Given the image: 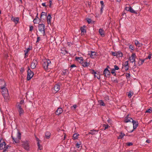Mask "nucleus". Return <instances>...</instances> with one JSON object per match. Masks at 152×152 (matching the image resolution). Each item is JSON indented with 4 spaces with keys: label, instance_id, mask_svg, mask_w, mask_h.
<instances>
[{
    "label": "nucleus",
    "instance_id": "obj_25",
    "mask_svg": "<svg viewBox=\"0 0 152 152\" xmlns=\"http://www.w3.org/2000/svg\"><path fill=\"white\" fill-rule=\"evenodd\" d=\"M45 138L47 139H49L50 138L51 134L50 132H45Z\"/></svg>",
    "mask_w": 152,
    "mask_h": 152
},
{
    "label": "nucleus",
    "instance_id": "obj_45",
    "mask_svg": "<svg viewBox=\"0 0 152 152\" xmlns=\"http://www.w3.org/2000/svg\"><path fill=\"white\" fill-rule=\"evenodd\" d=\"M115 70H118L119 69V67L116 65L114 66V68H113Z\"/></svg>",
    "mask_w": 152,
    "mask_h": 152
},
{
    "label": "nucleus",
    "instance_id": "obj_57",
    "mask_svg": "<svg viewBox=\"0 0 152 152\" xmlns=\"http://www.w3.org/2000/svg\"><path fill=\"white\" fill-rule=\"evenodd\" d=\"M76 67V66L75 64H73L72 65H71L70 67L71 68H73L74 67Z\"/></svg>",
    "mask_w": 152,
    "mask_h": 152
},
{
    "label": "nucleus",
    "instance_id": "obj_5",
    "mask_svg": "<svg viewBox=\"0 0 152 152\" xmlns=\"http://www.w3.org/2000/svg\"><path fill=\"white\" fill-rule=\"evenodd\" d=\"M34 75V73L31 71L29 67L28 68L27 80H30L33 77Z\"/></svg>",
    "mask_w": 152,
    "mask_h": 152
},
{
    "label": "nucleus",
    "instance_id": "obj_42",
    "mask_svg": "<svg viewBox=\"0 0 152 152\" xmlns=\"http://www.w3.org/2000/svg\"><path fill=\"white\" fill-rule=\"evenodd\" d=\"M133 93H131L130 92H129L128 94V96L129 98H131V97L133 95Z\"/></svg>",
    "mask_w": 152,
    "mask_h": 152
},
{
    "label": "nucleus",
    "instance_id": "obj_30",
    "mask_svg": "<svg viewBox=\"0 0 152 152\" xmlns=\"http://www.w3.org/2000/svg\"><path fill=\"white\" fill-rule=\"evenodd\" d=\"M79 134L77 133H75L73 134V139L74 140L77 139L78 138V137L79 136Z\"/></svg>",
    "mask_w": 152,
    "mask_h": 152
},
{
    "label": "nucleus",
    "instance_id": "obj_51",
    "mask_svg": "<svg viewBox=\"0 0 152 152\" xmlns=\"http://www.w3.org/2000/svg\"><path fill=\"white\" fill-rule=\"evenodd\" d=\"M117 52H112V55L114 56H116L117 57Z\"/></svg>",
    "mask_w": 152,
    "mask_h": 152
},
{
    "label": "nucleus",
    "instance_id": "obj_2",
    "mask_svg": "<svg viewBox=\"0 0 152 152\" xmlns=\"http://www.w3.org/2000/svg\"><path fill=\"white\" fill-rule=\"evenodd\" d=\"M51 64L50 61L48 59H46L42 64L43 68L46 70H48V69L50 68L49 67Z\"/></svg>",
    "mask_w": 152,
    "mask_h": 152
},
{
    "label": "nucleus",
    "instance_id": "obj_41",
    "mask_svg": "<svg viewBox=\"0 0 152 152\" xmlns=\"http://www.w3.org/2000/svg\"><path fill=\"white\" fill-rule=\"evenodd\" d=\"M37 145L38 146L39 149L40 150H41L42 149V147L41 146V145L39 144V142H37Z\"/></svg>",
    "mask_w": 152,
    "mask_h": 152
},
{
    "label": "nucleus",
    "instance_id": "obj_22",
    "mask_svg": "<svg viewBox=\"0 0 152 152\" xmlns=\"http://www.w3.org/2000/svg\"><path fill=\"white\" fill-rule=\"evenodd\" d=\"M86 27L85 26H84L83 27H81L80 28V29L81 31L82 35L84 34L86 32V30L85 29Z\"/></svg>",
    "mask_w": 152,
    "mask_h": 152
},
{
    "label": "nucleus",
    "instance_id": "obj_18",
    "mask_svg": "<svg viewBox=\"0 0 152 152\" xmlns=\"http://www.w3.org/2000/svg\"><path fill=\"white\" fill-rule=\"evenodd\" d=\"M75 59L76 61L79 62L81 64L83 61V58L82 57H75Z\"/></svg>",
    "mask_w": 152,
    "mask_h": 152
},
{
    "label": "nucleus",
    "instance_id": "obj_31",
    "mask_svg": "<svg viewBox=\"0 0 152 152\" xmlns=\"http://www.w3.org/2000/svg\"><path fill=\"white\" fill-rule=\"evenodd\" d=\"M94 77L98 79H99L100 78V75L99 74L96 73V72H94Z\"/></svg>",
    "mask_w": 152,
    "mask_h": 152
},
{
    "label": "nucleus",
    "instance_id": "obj_26",
    "mask_svg": "<svg viewBox=\"0 0 152 152\" xmlns=\"http://www.w3.org/2000/svg\"><path fill=\"white\" fill-rule=\"evenodd\" d=\"M6 143L5 142H3L2 143L0 144V149L2 150L4 149L6 146Z\"/></svg>",
    "mask_w": 152,
    "mask_h": 152
},
{
    "label": "nucleus",
    "instance_id": "obj_17",
    "mask_svg": "<svg viewBox=\"0 0 152 152\" xmlns=\"http://www.w3.org/2000/svg\"><path fill=\"white\" fill-rule=\"evenodd\" d=\"M63 112V110L61 108H58L55 113L56 115H59L61 114Z\"/></svg>",
    "mask_w": 152,
    "mask_h": 152
},
{
    "label": "nucleus",
    "instance_id": "obj_19",
    "mask_svg": "<svg viewBox=\"0 0 152 152\" xmlns=\"http://www.w3.org/2000/svg\"><path fill=\"white\" fill-rule=\"evenodd\" d=\"M132 120H133L132 118L128 117H126L125 118L124 122L125 123H128L130 122H132Z\"/></svg>",
    "mask_w": 152,
    "mask_h": 152
},
{
    "label": "nucleus",
    "instance_id": "obj_64",
    "mask_svg": "<svg viewBox=\"0 0 152 152\" xmlns=\"http://www.w3.org/2000/svg\"><path fill=\"white\" fill-rule=\"evenodd\" d=\"M103 8H104V7H101V13H102V11H103L102 10H103Z\"/></svg>",
    "mask_w": 152,
    "mask_h": 152
},
{
    "label": "nucleus",
    "instance_id": "obj_34",
    "mask_svg": "<svg viewBox=\"0 0 152 152\" xmlns=\"http://www.w3.org/2000/svg\"><path fill=\"white\" fill-rule=\"evenodd\" d=\"M30 49V48H28L26 50L24 51V52L25 53V57H26V56L27 54H28V52L29 51Z\"/></svg>",
    "mask_w": 152,
    "mask_h": 152
},
{
    "label": "nucleus",
    "instance_id": "obj_35",
    "mask_svg": "<svg viewBox=\"0 0 152 152\" xmlns=\"http://www.w3.org/2000/svg\"><path fill=\"white\" fill-rule=\"evenodd\" d=\"M129 11L132 13H134L135 14L137 13V12L134 10H133L132 8L130 7V10Z\"/></svg>",
    "mask_w": 152,
    "mask_h": 152
},
{
    "label": "nucleus",
    "instance_id": "obj_6",
    "mask_svg": "<svg viewBox=\"0 0 152 152\" xmlns=\"http://www.w3.org/2000/svg\"><path fill=\"white\" fill-rule=\"evenodd\" d=\"M13 140L16 143H18L19 142V140L21 139V134L20 132H18L17 134V137L15 138L13 137L12 135L11 136Z\"/></svg>",
    "mask_w": 152,
    "mask_h": 152
},
{
    "label": "nucleus",
    "instance_id": "obj_39",
    "mask_svg": "<svg viewBox=\"0 0 152 152\" xmlns=\"http://www.w3.org/2000/svg\"><path fill=\"white\" fill-rule=\"evenodd\" d=\"M115 70L113 68L111 70V73L112 74H114V75L115 76L116 74L115 73Z\"/></svg>",
    "mask_w": 152,
    "mask_h": 152
},
{
    "label": "nucleus",
    "instance_id": "obj_63",
    "mask_svg": "<svg viewBox=\"0 0 152 152\" xmlns=\"http://www.w3.org/2000/svg\"><path fill=\"white\" fill-rule=\"evenodd\" d=\"M151 58V55L149 54L148 56V58L149 59H150Z\"/></svg>",
    "mask_w": 152,
    "mask_h": 152
},
{
    "label": "nucleus",
    "instance_id": "obj_1",
    "mask_svg": "<svg viewBox=\"0 0 152 152\" xmlns=\"http://www.w3.org/2000/svg\"><path fill=\"white\" fill-rule=\"evenodd\" d=\"M2 90V94L5 100H7L9 99V96L7 88L5 87L1 89Z\"/></svg>",
    "mask_w": 152,
    "mask_h": 152
},
{
    "label": "nucleus",
    "instance_id": "obj_24",
    "mask_svg": "<svg viewBox=\"0 0 152 152\" xmlns=\"http://www.w3.org/2000/svg\"><path fill=\"white\" fill-rule=\"evenodd\" d=\"M81 64L84 67H86L89 66L90 64L87 61H83Z\"/></svg>",
    "mask_w": 152,
    "mask_h": 152
},
{
    "label": "nucleus",
    "instance_id": "obj_52",
    "mask_svg": "<svg viewBox=\"0 0 152 152\" xmlns=\"http://www.w3.org/2000/svg\"><path fill=\"white\" fill-rule=\"evenodd\" d=\"M132 145V143L131 142H128L126 143V145L128 146H131Z\"/></svg>",
    "mask_w": 152,
    "mask_h": 152
},
{
    "label": "nucleus",
    "instance_id": "obj_11",
    "mask_svg": "<svg viewBox=\"0 0 152 152\" xmlns=\"http://www.w3.org/2000/svg\"><path fill=\"white\" fill-rule=\"evenodd\" d=\"M6 84L3 79H0V88H4L6 87Z\"/></svg>",
    "mask_w": 152,
    "mask_h": 152
},
{
    "label": "nucleus",
    "instance_id": "obj_21",
    "mask_svg": "<svg viewBox=\"0 0 152 152\" xmlns=\"http://www.w3.org/2000/svg\"><path fill=\"white\" fill-rule=\"evenodd\" d=\"M47 17V13L44 12H42L41 14L40 18L45 20Z\"/></svg>",
    "mask_w": 152,
    "mask_h": 152
},
{
    "label": "nucleus",
    "instance_id": "obj_60",
    "mask_svg": "<svg viewBox=\"0 0 152 152\" xmlns=\"http://www.w3.org/2000/svg\"><path fill=\"white\" fill-rule=\"evenodd\" d=\"M42 5L43 7H46V6L45 3H42Z\"/></svg>",
    "mask_w": 152,
    "mask_h": 152
},
{
    "label": "nucleus",
    "instance_id": "obj_14",
    "mask_svg": "<svg viewBox=\"0 0 152 152\" xmlns=\"http://www.w3.org/2000/svg\"><path fill=\"white\" fill-rule=\"evenodd\" d=\"M103 74L104 76L107 77L110 75V72L108 69L107 68H106L103 72Z\"/></svg>",
    "mask_w": 152,
    "mask_h": 152
},
{
    "label": "nucleus",
    "instance_id": "obj_50",
    "mask_svg": "<svg viewBox=\"0 0 152 152\" xmlns=\"http://www.w3.org/2000/svg\"><path fill=\"white\" fill-rule=\"evenodd\" d=\"M81 145L80 143H77L76 145V146L77 148H79L80 147V145Z\"/></svg>",
    "mask_w": 152,
    "mask_h": 152
},
{
    "label": "nucleus",
    "instance_id": "obj_13",
    "mask_svg": "<svg viewBox=\"0 0 152 152\" xmlns=\"http://www.w3.org/2000/svg\"><path fill=\"white\" fill-rule=\"evenodd\" d=\"M132 122L133 124V129L132 131L129 132H132L133 131L134 129H136L137 128L138 125V123L137 121L133 120H132Z\"/></svg>",
    "mask_w": 152,
    "mask_h": 152
},
{
    "label": "nucleus",
    "instance_id": "obj_55",
    "mask_svg": "<svg viewBox=\"0 0 152 152\" xmlns=\"http://www.w3.org/2000/svg\"><path fill=\"white\" fill-rule=\"evenodd\" d=\"M125 10L126 11H129L130 10V7H126L125 8Z\"/></svg>",
    "mask_w": 152,
    "mask_h": 152
},
{
    "label": "nucleus",
    "instance_id": "obj_32",
    "mask_svg": "<svg viewBox=\"0 0 152 152\" xmlns=\"http://www.w3.org/2000/svg\"><path fill=\"white\" fill-rule=\"evenodd\" d=\"M117 57H122L123 56L122 53L120 51H118L117 52Z\"/></svg>",
    "mask_w": 152,
    "mask_h": 152
},
{
    "label": "nucleus",
    "instance_id": "obj_20",
    "mask_svg": "<svg viewBox=\"0 0 152 152\" xmlns=\"http://www.w3.org/2000/svg\"><path fill=\"white\" fill-rule=\"evenodd\" d=\"M134 43L136 46L138 47H141L142 46V44L140 43L137 40H135Z\"/></svg>",
    "mask_w": 152,
    "mask_h": 152
},
{
    "label": "nucleus",
    "instance_id": "obj_58",
    "mask_svg": "<svg viewBox=\"0 0 152 152\" xmlns=\"http://www.w3.org/2000/svg\"><path fill=\"white\" fill-rule=\"evenodd\" d=\"M67 71L66 70H64V71L63 72L64 75H65L66 74Z\"/></svg>",
    "mask_w": 152,
    "mask_h": 152
},
{
    "label": "nucleus",
    "instance_id": "obj_12",
    "mask_svg": "<svg viewBox=\"0 0 152 152\" xmlns=\"http://www.w3.org/2000/svg\"><path fill=\"white\" fill-rule=\"evenodd\" d=\"M37 64L38 62L36 60H33L31 63V68L32 69H35Z\"/></svg>",
    "mask_w": 152,
    "mask_h": 152
},
{
    "label": "nucleus",
    "instance_id": "obj_43",
    "mask_svg": "<svg viewBox=\"0 0 152 152\" xmlns=\"http://www.w3.org/2000/svg\"><path fill=\"white\" fill-rule=\"evenodd\" d=\"M10 147L9 145H7L6 146H5V147H4V152H5L7 150V149H8V148Z\"/></svg>",
    "mask_w": 152,
    "mask_h": 152
},
{
    "label": "nucleus",
    "instance_id": "obj_56",
    "mask_svg": "<svg viewBox=\"0 0 152 152\" xmlns=\"http://www.w3.org/2000/svg\"><path fill=\"white\" fill-rule=\"evenodd\" d=\"M77 107V105L76 104H74L71 107L72 108V107H73L74 108L75 110L76 108Z\"/></svg>",
    "mask_w": 152,
    "mask_h": 152
},
{
    "label": "nucleus",
    "instance_id": "obj_29",
    "mask_svg": "<svg viewBox=\"0 0 152 152\" xmlns=\"http://www.w3.org/2000/svg\"><path fill=\"white\" fill-rule=\"evenodd\" d=\"M145 61V59H142L139 58L138 61V64L139 66L141 65L144 63Z\"/></svg>",
    "mask_w": 152,
    "mask_h": 152
},
{
    "label": "nucleus",
    "instance_id": "obj_61",
    "mask_svg": "<svg viewBox=\"0 0 152 152\" xmlns=\"http://www.w3.org/2000/svg\"><path fill=\"white\" fill-rule=\"evenodd\" d=\"M146 142H147L148 143H149L151 141L149 140H146Z\"/></svg>",
    "mask_w": 152,
    "mask_h": 152
},
{
    "label": "nucleus",
    "instance_id": "obj_9",
    "mask_svg": "<svg viewBox=\"0 0 152 152\" xmlns=\"http://www.w3.org/2000/svg\"><path fill=\"white\" fill-rule=\"evenodd\" d=\"M136 57V55L135 53H132L131 56L129 58V60L131 62H134V66H136L135 63V59Z\"/></svg>",
    "mask_w": 152,
    "mask_h": 152
},
{
    "label": "nucleus",
    "instance_id": "obj_28",
    "mask_svg": "<svg viewBox=\"0 0 152 152\" xmlns=\"http://www.w3.org/2000/svg\"><path fill=\"white\" fill-rule=\"evenodd\" d=\"M99 33L102 36H104L105 35V33L104 30L102 28H100L99 29Z\"/></svg>",
    "mask_w": 152,
    "mask_h": 152
},
{
    "label": "nucleus",
    "instance_id": "obj_38",
    "mask_svg": "<svg viewBox=\"0 0 152 152\" xmlns=\"http://www.w3.org/2000/svg\"><path fill=\"white\" fill-rule=\"evenodd\" d=\"M24 100H21L19 103H17V105H19L20 106H22V105L23 104Z\"/></svg>",
    "mask_w": 152,
    "mask_h": 152
},
{
    "label": "nucleus",
    "instance_id": "obj_48",
    "mask_svg": "<svg viewBox=\"0 0 152 152\" xmlns=\"http://www.w3.org/2000/svg\"><path fill=\"white\" fill-rule=\"evenodd\" d=\"M40 40V38L39 37H38L37 39V40L36 41V43H38L39 42Z\"/></svg>",
    "mask_w": 152,
    "mask_h": 152
},
{
    "label": "nucleus",
    "instance_id": "obj_36",
    "mask_svg": "<svg viewBox=\"0 0 152 152\" xmlns=\"http://www.w3.org/2000/svg\"><path fill=\"white\" fill-rule=\"evenodd\" d=\"M99 103L100 105L104 106L105 105V104L103 102V101L102 100H100L99 101Z\"/></svg>",
    "mask_w": 152,
    "mask_h": 152
},
{
    "label": "nucleus",
    "instance_id": "obj_59",
    "mask_svg": "<svg viewBox=\"0 0 152 152\" xmlns=\"http://www.w3.org/2000/svg\"><path fill=\"white\" fill-rule=\"evenodd\" d=\"M52 0H50V1H49V3H50L49 7H51V5L52 4Z\"/></svg>",
    "mask_w": 152,
    "mask_h": 152
},
{
    "label": "nucleus",
    "instance_id": "obj_3",
    "mask_svg": "<svg viewBox=\"0 0 152 152\" xmlns=\"http://www.w3.org/2000/svg\"><path fill=\"white\" fill-rule=\"evenodd\" d=\"M45 26L43 24H39L38 25V28L39 31L41 32L43 36L45 35Z\"/></svg>",
    "mask_w": 152,
    "mask_h": 152
},
{
    "label": "nucleus",
    "instance_id": "obj_27",
    "mask_svg": "<svg viewBox=\"0 0 152 152\" xmlns=\"http://www.w3.org/2000/svg\"><path fill=\"white\" fill-rule=\"evenodd\" d=\"M99 130L92 129L90 130L91 134L94 135L96 134L99 132Z\"/></svg>",
    "mask_w": 152,
    "mask_h": 152
},
{
    "label": "nucleus",
    "instance_id": "obj_47",
    "mask_svg": "<svg viewBox=\"0 0 152 152\" xmlns=\"http://www.w3.org/2000/svg\"><path fill=\"white\" fill-rule=\"evenodd\" d=\"M37 19L36 18H35L33 20V22L34 23H37L38 22V20H37Z\"/></svg>",
    "mask_w": 152,
    "mask_h": 152
},
{
    "label": "nucleus",
    "instance_id": "obj_15",
    "mask_svg": "<svg viewBox=\"0 0 152 152\" xmlns=\"http://www.w3.org/2000/svg\"><path fill=\"white\" fill-rule=\"evenodd\" d=\"M128 61H126L125 62L124 64L123 65V68H124L126 71L127 70L129 69Z\"/></svg>",
    "mask_w": 152,
    "mask_h": 152
},
{
    "label": "nucleus",
    "instance_id": "obj_54",
    "mask_svg": "<svg viewBox=\"0 0 152 152\" xmlns=\"http://www.w3.org/2000/svg\"><path fill=\"white\" fill-rule=\"evenodd\" d=\"M87 21L88 23H90L91 22V19L88 18Z\"/></svg>",
    "mask_w": 152,
    "mask_h": 152
},
{
    "label": "nucleus",
    "instance_id": "obj_16",
    "mask_svg": "<svg viewBox=\"0 0 152 152\" xmlns=\"http://www.w3.org/2000/svg\"><path fill=\"white\" fill-rule=\"evenodd\" d=\"M11 20L16 24L18 23L19 19L18 17H14L12 16L11 18Z\"/></svg>",
    "mask_w": 152,
    "mask_h": 152
},
{
    "label": "nucleus",
    "instance_id": "obj_49",
    "mask_svg": "<svg viewBox=\"0 0 152 152\" xmlns=\"http://www.w3.org/2000/svg\"><path fill=\"white\" fill-rule=\"evenodd\" d=\"M126 77L127 78H129L130 77V75L129 73H126Z\"/></svg>",
    "mask_w": 152,
    "mask_h": 152
},
{
    "label": "nucleus",
    "instance_id": "obj_4",
    "mask_svg": "<svg viewBox=\"0 0 152 152\" xmlns=\"http://www.w3.org/2000/svg\"><path fill=\"white\" fill-rule=\"evenodd\" d=\"M22 145L24 149L26 150H28L29 149V142L28 141H26L22 142Z\"/></svg>",
    "mask_w": 152,
    "mask_h": 152
},
{
    "label": "nucleus",
    "instance_id": "obj_37",
    "mask_svg": "<svg viewBox=\"0 0 152 152\" xmlns=\"http://www.w3.org/2000/svg\"><path fill=\"white\" fill-rule=\"evenodd\" d=\"M152 112V108L150 107L148 110H147L145 112V113H151Z\"/></svg>",
    "mask_w": 152,
    "mask_h": 152
},
{
    "label": "nucleus",
    "instance_id": "obj_8",
    "mask_svg": "<svg viewBox=\"0 0 152 152\" xmlns=\"http://www.w3.org/2000/svg\"><path fill=\"white\" fill-rule=\"evenodd\" d=\"M60 89V86L59 84H57L55 85L53 89L52 90L53 93H56Z\"/></svg>",
    "mask_w": 152,
    "mask_h": 152
},
{
    "label": "nucleus",
    "instance_id": "obj_10",
    "mask_svg": "<svg viewBox=\"0 0 152 152\" xmlns=\"http://www.w3.org/2000/svg\"><path fill=\"white\" fill-rule=\"evenodd\" d=\"M88 55L90 56V57L92 58H95L97 56V53L96 52L91 51L88 52Z\"/></svg>",
    "mask_w": 152,
    "mask_h": 152
},
{
    "label": "nucleus",
    "instance_id": "obj_44",
    "mask_svg": "<svg viewBox=\"0 0 152 152\" xmlns=\"http://www.w3.org/2000/svg\"><path fill=\"white\" fill-rule=\"evenodd\" d=\"M100 4L101 5V7H104V3L103 1H100Z\"/></svg>",
    "mask_w": 152,
    "mask_h": 152
},
{
    "label": "nucleus",
    "instance_id": "obj_7",
    "mask_svg": "<svg viewBox=\"0 0 152 152\" xmlns=\"http://www.w3.org/2000/svg\"><path fill=\"white\" fill-rule=\"evenodd\" d=\"M16 107L20 116L23 115L24 114V111L23 109V106L17 105Z\"/></svg>",
    "mask_w": 152,
    "mask_h": 152
},
{
    "label": "nucleus",
    "instance_id": "obj_33",
    "mask_svg": "<svg viewBox=\"0 0 152 152\" xmlns=\"http://www.w3.org/2000/svg\"><path fill=\"white\" fill-rule=\"evenodd\" d=\"M125 134L122 132H121L120 134L118 137V139H122L125 136Z\"/></svg>",
    "mask_w": 152,
    "mask_h": 152
},
{
    "label": "nucleus",
    "instance_id": "obj_53",
    "mask_svg": "<svg viewBox=\"0 0 152 152\" xmlns=\"http://www.w3.org/2000/svg\"><path fill=\"white\" fill-rule=\"evenodd\" d=\"M30 29H29V31H32L33 30V27L32 26H29Z\"/></svg>",
    "mask_w": 152,
    "mask_h": 152
},
{
    "label": "nucleus",
    "instance_id": "obj_46",
    "mask_svg": "<svg viewBox=\"0 0 152 152\" xmlns=\"http://www.w3.org/2000/svg\"><path fill=\"white\" fill-rule=\"evenodd\" d=\"M129 49L130 50H132L133 51V49H134V48L132 45H129Z\"/></svg>",
    "mask_w": 152,
    "mask_h": 152
},
{
    "label": "nucleus",
    "instance_id": "obj_62",
    "mask_svg": "<svg viewBox=\"0 0 152 152\" xmlns=\"http://www.w3.org/2000/svg\"><path fill=\"white\" fill-rule=\"evenodd\" d=\"M38 13H37V15H36V18H36L38 20L39 19V17H38Z\"/></svg>",
    "mask_w": 152,
    "mask_h": 152
},
{
    "label": "nucleus",
    "instance_id": "obj_40",
    "mask_svg": "<svg viewBox=\"0 0 152 152\" xmlns=\"http://www.w3.org/2000/svg\"><path fill=\"white\" fill-rule=\"evenodd\" d=\"M103 126L104 127V130H105L106 129L108 128V127H109V126L108 125V124H104L103 125Z\"/></svg>",
    "mask_w": 152,
    "mask_h": 152
},
{
    "label": "nucleus",
    "instance_id": "obj_23",
    "mask_svg": "<svg viewBox=\"0 0 152 152\" xmlns=\"http://www.w3.org/2000/svg\"><path fill=\"white\" fill-rule=\"evenodd\" d=\"M51 18H52V17L50 14H49L47 17V23L48 24H50L51 23Z\"/></svg>",
    "mask_w": 152,
    "mask_h": 152
}]
</instances>
